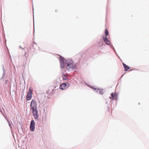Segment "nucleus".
I'll return each instance as SVG.
<instances>
[{"label": "nucleus", "instance_id": "1", "mask_svg": "<svg viewBox=\"0 0 149 149\" xmlns=\"http://www.w3.org/2000/svg\"><path fill=\"white\" fill-rule=\"evenodd\" d=\"M59 61L61 68H64L65 66L66 69L69 71H72L76 67V64L71 59H65L61 56H60Z\"/></svg>", "mask_w": 149, "mask_h": 149}, {"label": "nucleus", "instance_id": "2", "mask_svg": "<svg viewBox=\"0 0 149 149\" xmlns=\"http://www.w3.org/2000/svg\"><path fill=\"white\" fill-rule=\"evenodd\" d=\"M30 107L34 118L36 120H38L39 115L37 110V103L35 100H32L31 103Z\"/></svg>", "mask_w": 149, "mask_h": 149}, {"label": "nucleus", "instance_id": "3", "mask_svg": "<svg viewBox=\"0 0 149 149\" xmlns=\"http://www.w3.org/2000/svg\"><path fill=\"white\" fill-rule=\"evenodd\" d=\"M33 90L31 88H29V91L27 93L26 96V100H30L32 97V92Z\"/></svg>", "mask_w": 149, "mask_h": 149}, {"label": "nucleus", "instance_id": "4", "mask_svg": "<svg viewBox=\"0 0 149 149\" xmlns=\"http://www.w3.org/2000/svg\"><path fill=\"white\" fill-rule=\"evenodd\" d=\"M70 86L69 83H63L60 85V88L61 90H65L68 88Z\"/></svg>", "mask_w": 149, "mask_h": 149}, {"label": "nucleus", "instance_id": "5", "mask_svg": "<svg viewBox=\"0 0 149 149\" xmlns=\"http://www.w3.org/2000/svg\"><path fill=\"white\" fill-rule=\"evenodd\" d=\"M30 129L31 131L33 132L35 130V122L33 120H31V122Z\"/></svg>", "mask_w": 149, "mask_h": 149}, {"label": "nucleus", "instance_id": "6", "mask_svg": "<svg viewBox=\"0 0 149 149\" xmlns=\"http://www.w3.org/2000/svg\"><path fill=\"white\" fill-rule=\"evenodd\" d=\"M103 39L106 44L108 45L110 44L111 42L107 38L106 36L105 37L104 36H103Z\"/></svg>", "mask_w": 149, "mask_h": 149}, {"label": "nucleus", "instance_id": "7", "mask_svg": "<svg viewBox=\"0 0 149 149\" xmlns=\"http://www.w3.org/2000/svg\"><path fill=\"white\" fill-rule=\"evenodd\" d=\"M123 65L124 68L125 69V70H127L128 69H129L130 68L125 63H123Z\"/></svg>", "mask_w": 149, "mask_h": 149}, {"label": "nucleus", "instance_id": "8", "mask_svg": "<svg viewBox=\"0 0 149 149\" xmlns=\"http://www.w3.org/2000/svg\"><path fill=\"white\" fill-rule=\"evenodd\" d=\"M97 92L100 93L102 94L104 93V90L103 89L100 90L99 89L97 91Z\"/></svg>", "mask_w": 149, "mask_h": 149}, {"label": "nucleus", "instance_id": "9", "mask_svg": "<svg viewBox=\"0 0 149 149\" xmlns=\"http://www.w3.org/2000/svg\"><path fill=\"white\" fill-rule=\"evenodd\" d=\"M63 79L64 80L67 79V77L65 74H63L62 76Z\"/></svg>", "mask_w": 149, "mask_h": 149}, {"label": "nucleus", "instance_id": "10", "mask_svg": "<svg viewBox=\"0 0 149 149\" xmlns=\"http://www.w3.org/2000/svg\"><path fill=\"white\" fill-rule=\"evenodd\" d=\"M105 33L106 36H107L109 35V32L107 29H105Z\"/></svg>", "mask_w": 149, "mask_h": 149}, {"label": "nucleus", "instance_id": "11", "mask_svg": "<svg viewBox=\"0 0 149 149\" xmlns=\"http://www.w3.org/2000/svg\"><path fill=\"white\" fill-rule=\"evenodd\" d=\"M85 84L88 87L92 88V89H93V87L92 86L90 85L89 84H87L86 83H85Z\"/></svg>", "mask_w": 149, "mask_h": 149}, {"label": "nucleus", "instance_id": "12", "mask_svg": "<svg viewBox=\"0 0 149 149\" xmlns=\"http://www.w3.org/2000/svg\"><path fill=\"white\" fill-rule=\"evenodd\" d=\"M3 76H2V78H3L4 77V67H3Z\"/></svg>", "mask_w": 149, "mask_h": 149}, {"label": "nucleus", "instance_id": "13", "mask_svg": "<svg viewBox=\"0 0 149 149\" xmlns=\"http://www.w3.org/2000/svg\"><path fill=\"white\" fill-rule=\"evenodd\" d=\"M7 121H8V123L9 126H10V127H11V126H10V122H9V121L8 120H7Z\"/></svg>", "mask_w": 149, "mask_h": 149}, {"label": "nucleus", "instance_id": "14", "mask_svg": "<svg viewBox=\"0 0 149 149\" xmlns=\"http://www.w3.org/2000/svg\"><path fill=\"white\" fill-rule=\"evenodd\" d=\"M111 97H114V95H113V93L111 94Z\"/></svg>", "mask_w": 149, "mask_h": 149}, {"label": "nucleus", "instance_id": "15", "mask_svg": "<svg viewBox=\"0 0 149 149\" xmlns=\"http://www.w3.org/2000/svg\"><path fill=\"white\" fill-rule=\"evenodd\" d=\"M93 89H94V90H96V88H93Z\"/></svg>", "mask_w": 149, "mask_h": 149}, {"label": "nucleus", "instance_id": "16", "mask_svg": "<svg viewBox=\"0 0 149 149\" xmlns=\"http://www.w3.org/2000/svg\"><path fill=\"white\" fill-rule=\"evenodd\" d=\"M33 23H34V20H33Z\"/></svg>", "mask_w": 149, "mask_h": 149}]
</instances>
